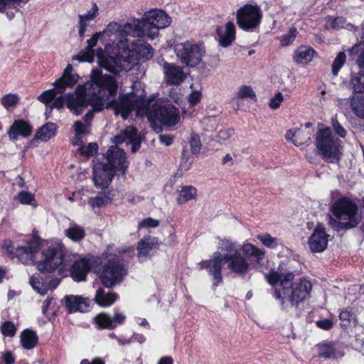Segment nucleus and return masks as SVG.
Here are the masks:
<instances>
[{"instance_id": "obj_1", "label": "nucleus", "mask_w": 364, "mask_h": 364, "mask_svg": "<svg viewBox=\"0 0 364 364\" xmlns=\"http://www.w3.org/2000/svg\"><path fill=\"white\" fill-rule=\"evenodd\" d=\"M70 277L76 282L87 280L90 272L95 273L102 287L111 289L123 282L127 275L124 262L116 255L103 252L100 255L80 256L69 268Z\"/></svg>"}, {"instance_id": "obj_2", "label": "nucleus", "mask_w": 364, "mask_h": 364, "mask_svg": "<svg viewBox=\"0 0 364 364\" xmlns=\"http://www.w3.org/2000/svg\"><path fill=\"white\" fill-rule=\"evenodd\" d=\"M97 58L99 66L114 76L103 74L99 68L92 69L90 76V92L114 97L118 90L116 76L119 75L121 71L120 59L106 53L102 48L97 49Z\"/></svg>"}, {"instance_id": "obj_3", "label": "nucleus", "mask_w": 364, "mask_h": 364, "mask_svg": "<svg viewBox=\"0 0 364 364\" xmlns=\"http://www.w3.org/2000/svg\"><path fill=\"white\" fill-rule=\"evenodd\" d=\"M171 18L162 10L153 9L146 12L142 18L131 19L124 25V31L129 35L146 34L151 39L159 34V30L168 27Z\"/></svg>"}, {"instance_id": "obj_4", "label": "nucleus", "mask_w": 364, "mask_h": 364, "mask_svg": "<svg viewBox=\"0 0 364 364\" xmlns=\"http://www.w3.org/2000/svg\"><path fill=\"white\" fill-rule=\"evenodd\" d=\"M146 115L151 126L156 129L157 124L166 127L175 126L180 119L179 110L174 105L156 100L146 103Z\"/></svg>"}, {"instance_id": "obj_5", "label": "nucleus", "mask_w": 364, "mask_h": 364, "mask_svg": "<svg viewBox=\"0 0 364 364\" xmlns=\"http://www.w3.org/2000/svg\"><path fill=\"white\" fill-rule=\"evenodd\" d=\"M316 147L327 163H338L342 156V141L333 136L332 129L325 127L319 129L315 139Z\"/></svg>"}, {"instance_id": "obj_6", "label": "nucleus", "mask_w": 364, "mask_h": 364, "mask_svg": "<svg viewBox=\"0 0 364 364\" xmlns=\"http://www.w3.org/2000/svg\"><path fill=\"white\" fill-rule=\"evenodd\" d=\"M336 218L329 216V225L336 232L356 228L362 221V211L359 206H331Z\"/></svg>"}, {"instance_id": "obj_7", "label": "nucleus", "mask_w": 364, "mask_h": 364, "mask_svg": "<svg viewBox=\"0 0 364 364\" xmlns=\"http://www.w3.org/2000/svg\"><path fill=\"white\" fill-rule=\"evenodd\" d=\"M42 259L36 264V268L43 274L59 272L65 268L63 264L65 250L61 245H51L41 252Z\"/></svg>"}, {"instance_id": "obj_8", "label": "nucleus", "mask_w": 364, "mask_h": 364, "mask_svg": "<svg viewBox=\"0 0 364 364\" xmlns=\"http://www.w3.org/2000/svg\"><path fill=\"white\" fill-rule=\"evenodd\" d=\"M262 18L261 8L257 4H246L236 12V23L240 29L246 32L257 31Z\"/></svg>"}, {"instance_id": "obj_9", "label": "nucleus", "mask_w": 364, "mask_h": 364, "mask_svg": "<svg viewBox=\"0 0 364 364\" xmlns=\"http://www.w3.org/2000/svg\"><path fill=\"white\" fill-rule=\"evenodd\" d=\"M77 81L78 75L73 73V68L69 64L64 70L62 76L53 84V88L43 92L37 99L48 106L58 95H63L67 88H72Z\"/></svg>"}, {"instance_id": "obj_10", "label": "nucleus", "mask_w": 364, "mask_h": 364, "mask_svg": "<svg viewBox=\"0 0 364 364\" xmlns=\"http://www.w3.org/2000/svg\"><path fill=\"white\" fill-rule=\"evenodd\" d=\"M146 103L143 96H136L134 92H131L121 95L118 100L109 101L107 108H112L115 114H120L122 119H127L135 109L144 107L146 109Z\"/></svg>"}, {"instance_id": "obj_11", "label": "nucleus", "mask_w": 364, "mask_h": 364, "mask_svg": "<svg viewBox=\"0 0 364 364\" xmlns=\"http://www.w3.org/2000/svg\"><path fill=\"white\" fill-rule=\"evenodd\" d=\"M312 290L311 282L305 277L294 282L289 288L283 289V297L287 299L293 307H298L300 303L310 297Z\"/></svg>"}, {"instance_id": "obj_12", "label": "nucleus", "mask_w": 364, "mask_h": 364, "mask_svg": "<svg viewBox=\"0 0 364 364\" xmlns=\"http://www.w3.org/2000/svg\"><path fill=\"white\" fill-rule=\"evenodd\" d=\"M175 52L181 62L189 67L198 65L203 55V51L198 44L189 41L176 45Z\"/></svg>"}, {"instance_id": "obj_13", "label": "nucleus", "mask_w": 364, "mask_h": 364, "mask_svg": "<svg viewBox=\"0 0 364 364\" xmlns=\"http://www.w3.org/2000/svg\"><path fill=\"white\" fill-rule=\"evenodd\" d=\"M201 269H205L208 274L212 277V287L215 289L223 282L222 275L223 267L225 264L224 255L215 252L212 259L203 260L199 263Z\"/></svg>"}, {"instance_id": "obj_14", "label": "nucleus", "mask_w": 364, "mask_h": 364, "mask_svg": "<svg viewBox=\"0 0 364 364\" xmlns=\"http://www.w3.org/2000/svg\"><path fill=\"white\" fill-rule=\"evenodd\" d=\"M92 175L95 186L103 190L108 188L117 174L106 163L97 159L92 160Z\"/></svg>"}, {"instance_id": "obj_15", "label": "nucleus", "mask_w": 364, "mask_h": 364, "mask_svg": "<svg viewBox=\"0 0 364 364\" xmlns=\"http://www.w3.org/2000/svg\"><path fill=\"white\" fill-rule=\"evenodd\" d=\"M105 158L107 164L116 173L124 175L129 167V161H127L125 151L117 145L111 146L106 151Z\"/></svg>"}, {"instance_id": "obj_16", "label": "nucleus", "mask_w": 364, "mask_h": 364, "mask_svg": "<svg viewBox=\"0 0 364 364\" xmlns=\"http://www.w3.org/2000/svg\"><path fill=\"white\" fill-rule=\"evenodd\" d=\"M329 235L324 225L318 223L309 237L308 245L313 253H320L327 249Z\"/></svg>"}, {"instance_id": "obj_17", "label": "nucleus", "mask_w": 364, "mask_h": 364, "mask_svg": "<svg viewBox=\"0 0 364 364\" xmlns=\"http://www.w3.org/2000/svg\"><path fill=\"white\" fill-rule=\"evenodd\" d=\"M127 316L122 312H114L113 316L106 313H100L95 317V323L98 329L113 330L123 325Z\"/></svg>"}, {"instance_id": "obj_18", "label": "nucleus", "mask_w": 364, "mask_h": 364, "mask_svg": "<svg viewBox=\"0 0 364 364\" xmlns=\"http://www.w3.org/2000/svg\"><path fill=\"white\" fill-rule=\"evenodd\" d=\"M224 259L225 264L228 263V268L235 274L243 275L249 269V263L237 250L232 254H224Z\"/></svg>"}, {"instance_id": "obj_19", "label": "nucleus", "mask_w": 364, "mask_h": 364, "mask_svg": "<svg viewBox=\"0 0 364 364\" xmlns=\"http://www.w3.org/2000/svg\"><path fill=\"white\" fill-rule=\"evenodd\" d=\"M159 239L150 235H144L136 244L137 257L139 259H144L151 256L152 250L159 247Z\"/></svg>"}, {"instance_id": "obj_20", "label": "nucleus", "mask_w": 364, "mask_h": 364, "mask_svg": "<svg viewBox=\"0 0 364 364\" xmlns=\"http://www.w3.org/2000/svg\"><path fill=\"white\" fill-rule=\"evenodd\" d=\"M33 132V126L28 121L16 119L9 127L7 134L11 141H16L19 136L28 137Z\"/></svg>"}, {"instance_id": "obj_21", "label": "nucleus", "mask_w": 364, "mask_h": 364, "mask_svg": "<svg viewBox=\"0 0 364 364\" xmlns=\"http://www.w3.org/2000/svg\"><path fill=\"white\" fill-rule=\"evenodd\" d=\"M216 34L218 43L222 47L227 48L231 46L236 38V28L234 23L228 21L225 27L218 26Z\"/></svg>"}, {"instance_id": "obj_22", "label": "nucleus", "mask_w": 364, "mask_h": 364, "mask_svg": "<svg viewBox=\"0 0 364 364\" xmlns=\"http://www.w3.org/2000/svg\"><path fill=\"white\" fill-rule=\"evenodd\" d=\"M66 105L75 114H82L89 105L85 90L78 92L76 95H69L67 97Z\"/></svg>"}, {"instance_id": "obj_23", "label": "nucleus", "mask_w": 364, "mask_h": 364, "mask_svg": "<svg viewBox=\"0 0 364 364\" xmlns=\"http://www.w3.org/2000/svg\"><path fill=\"white\" fill-rule=\"evenodd\" d=\"M65 303L70 313L76 311L86 312L90 309L89 299L80 296L66 295L65 296Z\"/></svg>"}, {"instance_id": "obj_24", "label": "nucleus", "mask_w": 364, "mask_h": 364, "mask_svg": "<svg viewBox=\"0 0 364 364\" xmlns=\"http://www.w3.org/2000/svg\"><path fill=\"white\" fill-rule=\"evenodd\" d=\"M317 56V52L312 47L301 45L294 51L293 60L297 64L308 65Z\"/></svg>"}, {"instance_id": "obj_25", "label": "nucleus", "mask_w": 364, "mask_h": 364, "mask_svg": "<svg viewBox=\"0 0 364 364\" xmlns=\"http://www.w3.org/2000/svg\"><path fill=\"white\" fill-rule=\"evenodd\" d=\"M163 68L166 81L169 84L177 85L183 80V73L178 66L168 62H164Z\"/></svg>"}, {"instance_id": "obj_26", "label": "nucleus", "mask_w": 364, "mask_h": 364, "mask_svg": "<svg viewBox=\"0 0 364 364\" xmlns=\"http://www.w3.org/2000/svg\"><path fill=\"white\" fill-rule=\"evenodd\" d=\"M348 53L352 60L357 57V65L361 70H364V28L361 30L360 41L348 49Z\"/></svg>"}, {"instance_id": "obj_27", "label": "nucleus", "mask_w": 364, "mask_h": 364, "mask_svg": "<svg viewBox=\"0 0 364 364\" xmlns=\"http://www.w3.org/2000/svg\"><path fill=\"white\" fill-rule=\"evenodd\" d=\"M318 357L319 358L336 359L337 358V350L336 343L333 341H323L316 345Z\"/></svg>"}, {"instance_id": "obj_28", "label": "nucleus", "mask_w": 364, "mask_h": 364, "mask_svg": "<svg viewBox=\"0 0 364 364\" xmlns=\"http://www.w3.org/2000/svg\"><path fill=\"white\" fill-rule=\"evenodd\" d=\"M118 297L116 292L106 293L103 288L99 287L96 291L94 300L98 306L105 308L112 306Z\"/></svg>"}, {"instance_id": "obj_29", "label": "nucleus", "mask_w": 364, "mask_h": 364, "mask_svg": "<svg viewBox=\"0 0 364 364\" xmlns=\"http://www.w3.org/2000/svg\"><path fill=\"white\" fill-rule=\"evenodd\" d=\"M311 133L306 132L300 128L296 129L294 131L289 129L285 137L287 141H291L295 146H299L302 144H306L311 139Z\"/></svg>"}, {"instance_id": "obj_30", "label": "nucleus", "mask_w": 364, "mask_h": 364, "mask_svg": "<svg viewBox=\"0 0 364 364\" xmlns=\"http://www.w3.org/2000/svg\"><path fill=\"white\" fill-rule=\"evenodd\" d=\"M244 255L250 260L260 264L265 256V250L257 247L251 243H246L242 248Z\"/></svg>"}, {"instance_id": "obj_31", "label": "nucleus", "mask_w": 364, "mask_h": 364, "mask_svg": "<svg viewBox=\"0 0 364 364\" xmlns=\"http://www.w3.org/2000/svg\"><path fill=\"white\" fill-rule=\"evenodd\" d=\"M343 101L358 118L364 119V97L353 95Z\"/></svg>"}, {"instance_id": "obj_32", "label": "nucleus", "mask_w": 364, "mask_h": 364, "mask_svg": "<svg viewBox=\"0 0 364 364\" xmlns=\"http://www.w3.org/2000/svg\"><path fill=\"white\" fill-rule=\"evenodd\" d=\"M58 126L53 122H47L37 131L33 141H48L57 134Z\"/></svg>"}, {"instance_id": "obj_33", "label": "nucleus", "mask_w": 364, "mask_h": 364, "mask_svg": "<svg viewBox=\"0 0 364 364\" xmlns=\"http://www.w3.org/2000/svg\"><path fill=\"white\" fill-rule=\"evenodd\" d=\"M20 341L24 349L31 350L36 346L38 341V337L36 331L26 328L21 331Z\"/></svg>"}, {"instance_id": "obj_34", "label": "nucleus", "mask_w": 364, "mask_h": 364, "mask_svg": "<svg viewBox=\"0 0 364 364\" xmlns=\"http://www.w3.org/2000/svg\"><path fill=\"white\" fill-rule=\"evenodd\" d=\"M294 274L291 272H289L285 274L282 273V279H281V287L282 289H275L274 292V296L276 299L279 300L280 304L282 309H284V297H283V289L284 288H289L287 287L289 283H293V280L294 279Z\"/></svg>"}, {"instance_id": "obj_35", "label": "nucleus", "mask_w": 364, "mask_h": 364, "mask_svg": "<svg viewBox=\"0 0 364 364\" xmlns=\"http://www.w3.org/2000/svg\"><path fill=\"white\" fill-rule=\"evenodd\" d=\"M349 85L354 93H364V70L350 75Z\"/></svg>"}, {"instance_id": "obj_36", "label": "nucleus", "mask_w": 364, "mask_h": 364, "mask_svg": "<svg viewBox=\"0 0 364 364\" xmlns=\"http://www.w3.org/2000/svg\"><path fill=\"white\" fill-rule=\"evenodd\" d=\"M338 318L341 320L340 326L343 329H347L352 323H355L357 321L351 307L341 309Z\"/></svg>"}, {"instance_id": "obj_37", "label": "nucleus", "mask_w": 364, "mask_h": 364, "mask_svg": "<svg viewBox=\"0 0 364 364\" xmlns=\"http://www.w3.org/2000/svg\"><path fill=\"white\" fill-rule=\"evenodd\" d=\"M91 95L87 98L89 105H91L94 111L100 112L104 109L105 103L109 101L110 97L104 96L93 92H90Z\"/></svg>"}, {"instance_id": "obj_38", "label": "nucleus", "mask_w": 364, "mask_h": 364, "mask_svg": "<svg viewBox=\"0 0 364 364\" xmlns=\"http://www.w3.org/2000/svg\"><path fill=\"white\" fill-rule=\"evenodd\" d=\"M197 196V189L193 186H183L178 193L177 200L179 204L188 202L190 200L196 198Z\"/></svg>"}, {"instance_id": "obj_39", "label": "nucleus", "mask_w": 364, "mask_h": 364, "mask_svg": "<svg viewBox=\"0 0 364 364\" xmlns=\"http://www.w3.org/2000/svg\"><path fill=\"white\" fill-rule=\"evenodd\" d=\"M114 197V193L111 191H103L100 192L95 198H90V205H108Z\"/></svg>"}, {"instance_id": "obj_40", "label": "nucleus", "mask_w": 364, "mask_h": 364, "mask_svg": "<svg viewBox=\"0 0 364 364\" xmlns=\"http://www.w3.org/2000/svg\"><path fill=\"white\" fill-rule=\"evenodd\" d=\"M135 51L140 59L148 60L153 57V48L147 43H136Z\"/></svg>"}, {"instance_id": "obj_41", "label": "nucleus", "mask_w": 364, "mask_h": 364, "mask_svg": "<svg viewBox=\"0 0 364 364\" xmlns=\"http://www.w3.org/2000/svg\"><path fill=\"white\" fill-rule=\"evenodd\" d=\"M66 236L73 241L77 242L85 237V231L83 228L75 225L66 230Z\"/></svg>"}, {"instance_id": "obj_42", "label": "nucleus", "mask_w": 364, "mask_h": 364, "mask_svg": "<svg viewBox=\"0 0 364 364\" xmlns=\"http://www.w3.org/2000/svg\"><path fill=\"white\" fill-rule=\"evenodd\" d=\"M329 205H356L351 199L347 196H341L340 191L335 190L331 191V202Z\"/></svg>"}, {"instance_id": "obj_43", "label": "nucleus", "mask_w": 364, "mask_h": 364, "mask_svg": "<svg viewBox=\"0 0 364 364\" xmlns=\"http://www.w3.org/2000/svg\"><path fill=\"white\" fill-rule=\"evenodd\" d=\"M346 62V55L345 52H339L333 61L331 66V72L333 76H337L341 68Z\"/></svg>"}, {"instance_id": "obj_44", "label": "nucleus", "mask_w": 364, "mask_h": 364, "mask_svg": "<svg viewBox=\"0 0 364 364\" xmlns=\"http://www.w3.org/2000/svg\"><path fill=\"white\" fill-rule=\"evenodd\" d=\"M95 55H97V52L95 53L94 49L86 47L85 49L80 51L73 59L80 62L92 63Z\"/></svg>"}, {"instance_id": "obj_45", "label": "nucleus", "mask_w": 364, "mask_h": 364, "mask_svg": "<svg viewBox=\"0 0 364 364\" xmlns=\"http://www.w3.org/2000/svg\"><path fill=\"white\" fill-rule=\"evenodd\" d=\"M257 238L263 245L270 249H275L278 246L277 238L269 233L257 235Z\"/></svg>"}, {"instance_id": "obj_46", "label": "nucleus", "mask_w": 364, "mask_h": 364, "mask_svg": "<svg viewBox=\"0 0 364 364\" xmlns=\"http://www.w3.org/2000/svg\"><path fill=\"white\" fill-rule=\"evenodd\" d=\"M98 144L95 142L89 143L87 145H82L78 151L86 158H90L97 154Z\"/></svg>"}, {"instance_id": "obj_47", "label": "nucleus", "mask_w": 364, "mask_h": 364, "mask_svg": "<svg viewBox=\"0 0 364 364\" xmlns=\"http://www.w3.org/2000/svg\"><path fill=\"white\" fill-rule=\"evenodd\" d=\"M0 331L3 336L6 337H14L17 331V328L11 321H6L0 326Z\"/></svg>"}, {"instance_id": "obj_48", "label": "nucleus", "mask_w": 364, "mask_h": 364, "mask_svg": "<svg viewBox=\"0 0 364 364\" xmlns=\"http://www.w3.org/2000/svg\"><path fill=\"white\" fill-rule=\"evenodd\" d=\"M297 35V30L295 27H291L288 31L287 33L284 34L281 40L280 44L282 46H288L291 44Z\"/></svg>"}, {"instance_id": "obj_49", "label": "nucleus", "mask_w": 364, "mask_h": 364, "mask_svg": "<svg viewBox=\"0 0 364 364\" xmlns=\"http://www.w3.org/2000/svg\"><path fill=\"white\" fill-rule=\"evenodd\" d=\"M19 101V97L16 94H7L1 100V103L6 109L16 106Z\"/></svg>"}, {"instance_id": "obj_50", "label": "nucleus", "mask_w": 364, "mask_h": 364, "mask_svg": "<svg viewBox=\"0 0 364 364\" xmlns=\"http://www.w3.org/2000/svg\"><path fill=\"white\" fill-rule=\"evenodd\" d=\"M237 97L241 99L250 98L257 100V96L250 86L242 85L237 92Z\"/></svg>"}, {"instance_id": "obj_51", "label": "nucleus", "mask_w": 364, "mask_h": 364, "mask_svg": "<svg viewBox=\"0 0 364 364\" xmlns=\"http://www.w3.org/2000/svg\"><path fill=\"white\" fill-rule=\"evenodd\" d=\"M192 163V157L187 154V151L186 149H183L182 151L181 159L178 170L181 171H186L189 170Z\"/></svg>"}, {"instance_id": "obj_52", "label": "nucleus", "mask_w": 364, "mask_h": 364, "mask_svg": "<svg viewBox=\"0 0 364 364\" xmlns=\"http://www.w3.org/2000/svg\"><path fill=\"white\" fill-rule=\"evenodd\" d=\"M18 199L20 203L23 205H34L35 201L34 195L26 191H21L18 194Z\"/></svg>"}, {"instance_id": "obj_53", "label": "nucleus", "mask_w": 364, "mask_h": 364, "mask_svg": "<svg viewBox=\"0 0 364 364\" xmlns=\"http://www.w3.org/2000/svg\"><path fill=\"white\" fill-rule=\"evenodd\" d=\"M1 248L3 252L6 254L9 258L14 259V257H16V250L14 246V243L11 240H4Z\"/></svg>"}, {"instance_id": "obj_54", "label": "nucleus", "mask_w": 364, "mask_h": 364, "mask_svg": "<svg viewBox=\"0 0 364 364\" xmlns=\"http://www.w3.org/2000/svg\"><path fill=\"white\" fill-rule=\"evenodd\" d=\"M327 22L330 24L331 27L335 30H339L344 27L346 23V18L343 16H328Z\"/></svg>"}, {"instance_id": "obj_55", "label": "nucleus", "mask_w": 364, "mask_h": 364, "mask_svg": "<svg viewBox=\"0 0 364 364\" xmlns=\"http://www.w3.org/2000/svg\"><path fill=\"white\" fill-rule=\"evenodd\" d=\"M331 126L334 133L341 138H345L347 135V132L345 128L338 122L336 117L331 118Z\"/></svg>"}, {"instance_id": "obj_56", "label": "nucleus", "mask_w": 364, "mask_h": 364, "mask_svg": "<svg viewBox=\"0 0 364 364\" xmlns=\"http://www.w3.org/2000/svg\"><path fill=\"white\" fill-rule=\"evenodd\" d=\"M191 151L193 154H198L201 149L200 139L197 134H192L189 141Z\"/></svg>"}, {"instance_id": "obj_57", "label": "nucleus", "mask_w": 364, "mask_h": 364, "mask_svg": "<svg viewBox=\"0 0 364 364\" xmlns=\"http://www.w3.org/2000/svg\"><path fill=\"white\" fill-rule=\"evenodd\" d=\"M267 280L272 286L279 284L281 287L282 273L278 271L271 270L266 276Z\"/></svg>"}, {"instance_id": "obj_58", "label": "nucleus", "mask_w": 364, "mask_h": 364, "mask_svg": "<svg viewBox=\"0 0 364 364\" xmlns=\"http://www.w3.org/2000/svg\"><path fill=\"white\" fill-rule=\"evenodd\" d=\"M316 326L323 331H329L333 328L334 323L331 318H323L316 321Z\"/></svg>"}, {"instance_id": "obj_59", "label": "nucleus", "mask_w": 364, "mask_h": 364, "mask_svg": "<svg viewBox=\"0 0 364 364\" xmlns=\"http://www.w3.org/2000/svg\"><path fill=\"white\" fill-rule=\"evenodd\" d=\"M235 134V129L233 128H228L226 129H221L217 134V137L219 141H227Z\"/></svg>"}, {"instance_id": "obj_60", "label": "nucleus", "mask_w": 364, "mask_h": 364, "mask_svg": "<svg viewBox=\"0 0 364 364\" xmlns=\"http://www.w3.org/2000/svg\"><path fill=\"white\" fill-rule=\"evenodd\" d=\"M284 100L283 95L282 92H277L275 96L270 99L269 102V106L273 109H277L279 107L281 103Z\"/></svg>"}, {"instance_id": "obj_61", "label": "nucleus", "mask_w": 364, "mask_h": 364, "mask_svg": "<svg viewBox=\"0 0 364 364\" xmlns=\"http://www.w3.org/2000/svg\"><path fill=\"white\" fill-rule=\"evenodd\" d=\"M122 134L124 136L126 141L128 142L138 134V130L135 127L129 126L122 130Z\"/></svg>"}, {"instance_id": "obj_62", "label": "nucleus", "mask_w": 364, "mask_h": 364, "mask_svg": "<svg viewBox=\"0 0 364 364\" xmlns=\"http://www.w3.org/2000/svg\"><path fill=\"white\" fill-rule=\"evenodd\" d=\"M220 248L222 251H225L228 254H232L236 250L235 244L228 240L221 241Z\"/></svg>"}, {"instance_id": "obj_63", "label": "nucleus", "mask_w": 364, "mask_h": 364, "mask_svg": "<svg viewBox=\"0 0 364 364\" xmlns=\"http://www.w3.org/2000/svg\"><path fill=\"white\" fill-rule=\"evenodd\" d=\"M98 14V6L96 4H93L92 8L89 10L85 14L80 15L79 18H82L85 21H90L94 19Z\"/></svg>"}, {"instance_id": "obj_64", "label": "nucleus", "mask_w": 364, "mask_h": 364, "mask_svg": "<svg viewBox=\"0 0 364 364\" xmlns=\"http://www.w3.org/2000/svg\"><path fill=\"white\" fill-rule=\"evenodd\" d=\"M26 246L27 248L28 249V253H31V255H33L39 251L41 242L38 241L36 239L30 240L27 241Z\"/></svg>"}]
</instances>
